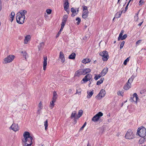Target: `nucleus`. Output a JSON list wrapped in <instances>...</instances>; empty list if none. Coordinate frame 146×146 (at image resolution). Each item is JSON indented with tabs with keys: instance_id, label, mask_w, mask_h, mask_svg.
<instances>
[{
	"instance_id": "obj_1",
	"label": "nucleus",
	"mask_w": 146,
	"mask_h": 146,
	"mask_svg": "<svg viewBox=\"0 0 146 146\" xmlns=\"http://www.w3.org/2000/svg\"><path fill=\"white\" fill-rule=\"evenodd\" d=\"M24 138L22 141L24 143V146H31L32 144L33 138L30 135V133L27 131H25L23 133Z\"/></svg>"
},
{
	"instance_id": "obj_2",
	"label": "nucleus",
	"mask_w": 146,
	"mask_h": 146,
	"mask_svg": "<svg viewBox=\"0 0 146 146\" xmlns=\"http://www.w3.org/2000/svg\"><path fill=\"white\" fill-rule=\"evenodd\" d=\"M94 80L92 78V75L90 74H87L81 81L82 84H85L88 81H89L88 86L90 87L91 84L93 81Z\"/></svg>"
},
{
	"instance_id": "obj_3",
	"label": "nucleus",
	"mask_w": 146,
	"mask_h": 146,
	"mask_svg": "<svg viewBox=\"0 0 146 146\" xmlns=\"http://www.w3.org/2000/svg\"><path fill=\"white\" fill-rule=\"evenodd\" d=\"M137 133L140 137H143L146 135V129L143 127H139L137 129Z\"/></svg>"
},
{
	"instance_id": "obj_4",
	"label": "nucleus",
	"mask_w": 146,
	"mask_h": 146,
	"mask_svg": "<svg viewBox=\"0 0 146 146\" xmlns=\"http://www.w3.org/2000/svg\"><path fill=\"white\" fill-rule=\"evenodd\" d=\"M100 55L102 57V60L104 61H107L109 58L108 52L106 50L101 52L100 53Z\"/></svg>"
},
{
	"instance_id": "obj_5",
	"label": "nucleus",
	"mask_w": 146,
	"mask_h": 146,
	"mask_svg": "<svg viewBox=\"0 0 146 146\" xmlns=\"http://www.w3.org/2000/svg\"><path fill=\"white\" fill-rule=\"evenodd\" d=\"M135 135L133 133L132 131L130 129H129L127 131L125 137L127 139H130L134 137Z\"/></svg>"
},
{
	"instance_id": "obj_6",
	"label": "nucleus",
	"mask_w": 146,
	"mask_h": 146,
	"mask_svg": "<svg viewBox=\"0 0 146 146\" xmlns=\"http://www.w3.org/2000/svg\"><path fill=\"white\" fill-rule=\"evenodd\" d=\"M25 17H23L21 15L17 14L16 21L19 24H23L24 23Z\"/></svg>"
},
{
	"instance_id": "obj_7",
	"label": "nucleus",
	"mask_w": 146,
	"mask_h": 146,
	"mask_svg": "<svg viewBox=\"0 0 146 146\" xmlns=\"http://www.w3.org/2000/svg\"><path fill=\"white\" fill-rule=\"evenodd\" d=\"M103 115V113L101 112H99L93 117L92 120L94 122L98 121L99 120L100 117Z\"/></svg>"
},
{
	"instance_id": "obj_8",
	"label": "nucleus",
	"mask_w": 146,
	"mask_h": 146,
	"mask_svg": "<svg viewBox=\"0 0 146 146\" xmlns=\"http://www.w3.org/2000/svg\"><path fill=\"white\" fill-rule=\"evenodd\" d=\"M106 91L102 89L100 91L99 93L96 96V97L98 98V99H101L104 97L106 94Z\"/></svg>"
},
{
	"instance_id": "obj_9",
	"label": "nucleus",
	"mask_w": 146,
	"mask_h": 146,
	"mask_svg": "<svg viewBox=\"0 0 146 146\" xmlns=\"http://www.w3.org/2000/svg\"><path fill=\"white\" fill-rule=\"evenodd\" d=\"M11 129L13 131L16 132L19 129V127L18 124L15 123H13L10 127V129Z\"/></svg>"
},
{
	"instance_id": "obj_10",
	"label": "nucleus",
	"mask_w": 146,
	"mask_h": 146,
	"mask_svg": "<svg viewBox=\"0 0 146 146\" xmlns=\"http://www.w3.org/2000/svg\"><path fill=\"white\" fill-rule=\"evenodd\" d=\"M59 58L61 59V62L62 63H64L65 61L64 55L63 52L60 51V52Z\"/></svg>"
},
{
	"instance_id": "obj_11",
	"label": "nucleus",
	"mask_w": 146,
	"mask_h": 146,
	"mask_svg": "<svg viewBox=\"0 0 146 146\" xmlns=\"http://www.w3.org/2000/svg\"><path fill=\"white\" fill-rule=\"evenodd\" d=\"M44 61L43 62V70H45L46 69L47 66V57L46 56L43 57Z\"/></svg>"
},
{
	"instance_id": "obj_12",
	"label": "nucleus",
	"mask_w": 146,
	"mask_h": 146,
	"mask_svg": "<svg viewBox=\"0 0 146 146\" xmlns=\"http://www.w3.org/2000/svg\"><path fill=\"white\" fill-rule=\"evenodd\" d=\"M27 13V11L26 10H21L19 12H18L17 14L18 15H21V16L25 17V15Z\"/></svg>"
},
{
	"instance_id": "obj_13",
	"label": "nucleus",
	"mask_w": 146,
	"mask_h": 146,
	"mask_svg": "<svg viewBox=\"0 0 146 146\" xmlns=\"http://www.w3.org/2000/svg\"><path fill=\"white\" fill-rule=\"evenodd\" d=\"M108 71V68H105L102 71L100 74H101V76H104L106 75Z\"/></svg>"
},
{
	"instance_id": "obj_14",
	"label": "nucleus",
	"mask_w": 146,
	"mask_h": 146,
	"mask_svg": "<svg viewBox=\"0 0 146 146\" xmlns=\"http://www.w3.org/2000/svg\"><path fill=\"white\" fill-rule=\"evenodd\" d=\"M133 98H130L131 100V101L132 102L134 101L133 100V98L135 97L136 98V100L135 102L136 103H137V101L139 99L138 95L136 93H134L133 94Z\"/></svg>"
},
{
	"instance_id": "obj_15",
	"label": "nucleus",
	"mask_w": 146,
	"mask_h": 146,
	"mask_svg": "<svg viewBox=\"0 0 146 146\" xmlns=\"http://www.w3.org/2000/svg\"><path fill=\"white\" fill-rule=\"evenodd\" d=\"M123 10H122L119 11L116 13L115 15V17L116 18H118L121 17L122 13L123 12Z\"/></svg>"
},
{
	"instance_id": "obj_16",
	"label": "nucleus",
	"mask_w": 146,
	"mask_h": 146,
	"mask_svg": "<svg viewBox=\"0 0 146 146\" xmlns=\"http://www.w3.org/2000/svg\"><path fill=\"white\" fill-rule=\"evenodd\" d=\"M89 12H83L82 14V17L84 19L87 18L88 16Z\"/></svg>"
},
{
	"instance_id": "obj_17",
	"label": "nucleus",
	"mask_w": 146,
	"mask_h": 146,
	"mask_svg": "<svg viewBox=\"0 0 146 146\" xmlns=\"http://www.w3.org/2000/svg\"><path fill=\"white\" fill-rule=\"evenodd\" d=\"M30 39V35H28L25 37L24 40V43L25 44H27L28 43V41Z\"/></svg>"
},
{
	"instance_id": "obj_18",
	"label": "nucleus",
	"mask_w": 146,
	"mask_h": 146,
	"mask_svg": "<svg viewBox=\"0 0 146 146\" xmlns=\"http://www.w3.org/2000/svg\"><path fill=\"white\" fill-rule=\"evenodd\" d=\"M81 73L80 70V69L77 71L74 74L75 76L79 77L81 75Z\"/></svg>"
},
{
	"instance_id": "obj_19",
	"label": "nucleus",
	"mask_w": 146,
	"mask_h": 146,
	"mask_svg": "<svg viewBox=\"0 0 146 146\" xmlns=\"http://www.w3.org/2000/svg\"><path fill=\"white\" fill-rule=\"evenodd\" d=\"M131 88V84L128 85L127 83H126L123 86V88L125 90H127Z\"/></svg>"
},
{
	"instance_id": "obj_20",
	"label": "nucleus",
	"mask_w": 146,
	"mask_h": 146,
	"mask_svg": "<svg viewBox=\"0 0 146 146\" xmlns=\"http://www.w3.org/2000/svg\"><path fill=\"white\" fill-rule=\"evenodd\" d=\"M91 60L89 58H85L82 60V62L85 64L90 62Z\"/></svg>"
},
{
	"instance_id": "obj_21",
	"label": "nucleus",
	"mask_w": 146,
	"mask_h": 146,
	"mask_svg": "<svg viewBox=\"0 0 146 146\" xmlns=\"http://www.w3.org/2000/svg\"><path fill=\"white\" fill-rule=\"evenodd\" d=\"M76 54L75 53H72L68 57L69 59H74L75 58Z\"/></svg>"
},
{
	"instance_id": "obj_22",
	"label": "nucleus",
	"mask_w": 146,
	"mask_h": 146,
	"mask_svg": "<svg viewBox=\"0 0 146 146\" xmlns=\"http://www.w3.org/2000/svg\"><path fill=\"white\" fill-rule=\"evenodd\" d=\"M57 94L56 92L54 91L53 92V96L52 98V100H54L56 102V100L57 98Z\"/></svg>"
},
{
	"instance_id": "obj_23",
	"label": "nucleus",
	"mask_w": 146,
	"mask_h": 146,
	"mask_svg": "<svg viewBox=\"0 0 146 146\" xmlns=\"http://www.w3.org/2000/svg\"><path fill=\"white\" fill-rule=\"evenodd\" d=\"M44 44L43 42H42L40 43L38 46V48L39 50H41L42 48L44 46Z\"/></svg>"
},
{
	"instance_id": "obj_24",
	"label": "nucleus",
	"mask_w": 146,
	"mask_h": 146,
	"mask_svg": "<svg viewBox=\"0 0 146 146\" xmlns=\"http://www.w3.org/2000/svg\"><path fill=\"white\" fill-rule=\"evenodd\" d=\"M87 93L88 94L87 96V98H89L91 97L93 94L94 92L93 91H91L90 92L88 91L87 92Z\"/></svg>"
},
{
	"instance_id": "obj_25",
	"label": "nucleus",
	"mask_w": 146,
	"mask_h": 146,
	"mask_svg": "<svg viewBox=\"0 0 146 146\" xmlns=\"http://www.w3.org/2000/svg\"><path fill=\"white\" fill-rule=\"evenodd\" d=\"M9 62V56L5 58L4 59V61L3 62V63L6 64Z\"/></svg>"
},
{
	"instance_id": "obj_26",
	"label": "nucleus",
	"mask_w": 146,
	"mask_h": 146,
	"mask_svg": "<svg viewBox=\"0 0 146 146\" xmlns=\"http://www.w3.org/2000/svg\"><path fill=\"white\" fill-rule=\"evenodd\" d=\"M69 7V3L68 2L64 3V9H68Z\"/></svg>"
},
{
	"instance_id": "obj_27",
	"label": "nucleus",
	"mask_w": 146,
	"mask_h": 146,
	"mask_svg": "<svg viewBox=\"0 0 146 146\" xmlns=\"http://www.w3.org/2000/svg\"><path fill=\"white\" fill-rule=\"evenodd\" d=\"M76 111H73L71 114V115L70 116V118L71 119H72L73 118H74L75 117H76Z\"/></svg>"
},
{
	"instance_id": "obj_28",
	"label": "nucleus",
	"mask_w": 146,
	"mask_h": 146,
	"mask_svg": "<svg viewBox=\"0 0 146 146\" xmlns=\"http://www.w3.org/2000/svg\"><path fill=\"white\" fill-rule=\"evenodd\" d=\"M83 113V111L82 110H80L78 112V115H76V116L79 118L82 115Z\"/></svg>"
},
{
	"instance_id": "obj_29",
	"label": "nucleus",
	"mask_w": 146,
	"mask_h": 146,
	"mask_svg": "<svg viewBox=\"0 0 146 146\" xmlns=\"http://www.w3.org/2000/svg\"><path fill=\"white\" fill-rule=\"evenodd\" d=\"M104 80V78H101L99 80H98L96 84L98 85H100L103 83Z\"/></svg>"
},
{
	"instance_id": "obj_30",
	"label": "nucleus",
	"mask_w": 146,
	"mask_h": 146,
	"mask_svg": "<svg viewBox=\"0 0 146 146\" xmlns=\"http://www.w3.org/2000/svg\"><path fill=\"white\" fill-rule=\"evenodd\" d=\"M124 33V31L123 30H122L121 31L120 34H119V36L118 38V40L119 41L120 40V38H121V37H122V36L123 35V34Z\"/></svg>"
},
{
	"instance_id": "obj_31",
	"label": "nucleus",
	"mask_w": 146,
	"mask_h": 146,
	"mask_svg": "<svg viewBox=\"0 0 146 146\" xmlns=\"http://www.w3.org/2000/svg\"><path fill=\"white\" fill-rule=\"evenodd\" d=\"M38 107L39 108V109L37 111V113H38V114H39V111L42 109V104L41 102H40L39 103L38 105Z\"/></svg>"
},
{
	"instance_id": "obj_32",
	"label": "nucleus",
	"mask_w": 146,
	"mask_h": 146,
	"mask_svg": "<svg viewBox=\"0 0 146 146\" xmlns=\"http://www.w3.org/2000/svg\"><path fill=\"white\" fill-rule=\"evenodd\" d=\"M95 76L94 77V79L96 80H98V79L100 78L101 76H101V74L100 73L98 75L95 74Z\"/></svg>"
},
{
	"instance_id": "obj_33",
	"label": "nucleus",
	"mask_w": 146,
	"mask_h": 146,
	"mask_svg": "<svg viewBox=\"0 0 146 146\" xmlns=\"http://www.w3.org/2000/svg\"><path fill=\"white\" fill-rule=\"evenodd\" d=\"M83 69L86 74H87V73L90 72L91 71V69L89 68H83Z\"/></svg>"
},
{
	"instance_id": "obj_34",
	"label": "nucleus",
	"mask_w": 146,
	"mask_h": 146,
	"mask_svg": "<svg viewBox=\"0 0 146 146\" xmlns=\"http://www.w3.org/2000/svg\"><path fill=\"white\" fill-rule=\"evenodd\" d=\"M11 17H10L11 18V22H12L13 20V18L15 15V13L14 12H12L11 13Z\"/></svg>"
},
{
	"instance_id": "obj_35",
	"label": "nucleus",
	"mask_w": 146,
	"mask_h": 146,
	"mask_svg": "<svg viewBox=\"0 0 146 146\" xmlns=\"http://www.w3.org/2000/svg\"><path fill=\"white\" fill-rule=\"evenodd\" d=\"M76 92L75 94H80L81 92V89L79 87H77L76 88Z\"/></svg>"
},
{
	"instance_id": "obj_36",
	"label": "nucleus",
	"mask_w": 146,
	"mask_h": 146,
	"mask_svg": "<svg viewBox=\"0 0 146 146\" xmlns=\"http://www.w3.org/2000/svg\"><path fill=\"white\" fill-rule=\"evenodd\" d=\"M82 8H83V12H88V7L85 6V5H83L82 6Z\"/></svg>"
},
{
	"instance_id": "obj_37",
	"label": "nucleus",
	"mask_w": 146,
	"mask_h": 146,
	"mask_svg": "<svg viewBox=\"0 0 146 146\" xmlns=\"http://www.w3.org/2000/svg\"><path fill=\"white\" fill-rule=\"evenodd\" d=\"M68 18V15H65L64 16L62 20V21L66 22Z\"/></svg>"
},
{
	"instance_id": "obj_38",
	"label": "nucleus",
	"mask_w": 146,
	"mask_h": 146,
	"mask_svg": "<svg viewBox=\"0 0 146 146\" xmlns=\"http://www.w3.org/2000/svg\"><path fill=\"white\" fill-rule=\"evenodd\" d=\"M15 58V56L13 55H10V62H11Z\"/></svg>"
},
{
	"instance_id": "obj_39",
	"label": "nucleus",
	"mask_w": 146,
	"mask_h": 146,
	"mask_svg": "<svg viewBox=\"0 0 146 146\" xmlns=\"http://www.w3.org/2000/svg\"><path fill=\"white\" fill-rule=\"evenodd\" d=\"M21 53L23 54V56L26 59V55L27 54L26 52L25 51H22L21 52Z\"/></svg>"
},
{
	"instance_id": "obj_40",
	"label": "nucleus",
	"mask_w": 146,
	"mask_h": 146,
	"mask_svg": "<svg viewBox=\"0 0 146 146\" xmlns=\"http://www.w3.org/2000/svg\"><path fill=\"white\" fill-rule=\"evenodd\" d=\"M44 125L45 126V130H46L47 129V127L48 126L47 119H46V120L44 122Z\"/></svg>"
},
{
	"instance_id": "obj_41",
	"label": "nucleus",
	"mask_w": 146,
	"mask_h": 146,
	"mask_svg": "<svg viewBox=\"0 0 146 146\" xmlns=\"http://www.w3.org/2000/svg\"><path fill=\"white\" fill-rule=\"evenodd\" d=\"M55 102L54 100H52L50 103V107H52V108L54 106V103Z\"/></svg>"
},
{
	"instance_id": "obj_42",
	"label": "nucleus",
	"mask_w": 146,
	"mask_h": 146,
	"mask_svg": "<svg viewBox=\"0 0 146 146\" xmlns=\"http://www.w3.org/2000/svg\"><path fill=\"white\" fill-rule=\"evenodd\" d=\"M134 78L135 77L133 76H132L131 78L129 79V81L131 83L133 82Z\"/></svg>"
},
{
	"instance_id": "obj_43",
	"label": "nucleus",
	"mask_w": 146,
	"mask_h": 146,
	"mask_svg": "<svg viewBox=\"0 0 146 146\" xmlns=\"http://www.w3.org/2000/svg\"><path fill=\"white\" fill-rule=\"evenodd\" d=\"M76 20L78 21L76 23L77 25H79L81 21L79 17H77L76 18Z\"/></svg>"
},
{
	"instance_id": "obj_44",
	"label": "nucleus",
	"mask_w": 146,
	"mask_h": 146,
	"mask_svg": "<svg viewBox=\"0 0 146 146\" xmlns=\"http://www.w3.org/2000/svg\"><path fill=\"white\" fill-rule=\"evenodd\" d=\"M127 36V35L126 34H125L123 36H122V37H121V38H120V40H123L125 39Z\"/></svg>"
},
{
	"instance_id": "obj_45",
	"label": "nucleus",
	"mask_w": 146,
	"mask_h": 146,
	"mask_svg": "<svg viewBox=\"0 0 146 146\" xmlns=\"http://www.w3.org/2000/svg\"><path fill=\"white\" fill-rule=\"evenodd\" d=\"M139 13V12H137V13H136L135 14V16L134 17V18H135V19H137V21L139 19V17H138Z\"/></svg>"
},
{
	"instance_id": "obj_46",
	"label": "nucleus",
	"mask_w": 146,
	"mask_h": 146,
	"mask_svg": "<svg viewBox=\"0 0 146 146\" xmlns=\"http://www.w3.org/2000/svg\"><path fill=\"white\" fill-rule=\"evenodd\" d=\"M129 58H127L123 62V64L124 65H126L127 64V62H128L129 61Z\"/></svg>"
},
{
	"instance_id": "obj_47",
	"label": "nucleus",
	"mask_w": 146,
	"mask_h": 146,
	"mask_svg": "<svg viewBox=\"0 0 146 146\" xmlns=\"http://www.w3.org/2000/svg\"><path fill=\"white\" fill-rule=\"evenodd\" d=\"M125 43V42L124 41H123L120 44V49H121L123 48V47Z\"/></svg>"
},
{
	"instance_id": "obj_48",
	"label": "nucleus",
	"mask_w": 146,
	"mask_h": 146,
	"mask_svg": "<svg viewBox=\"0 0 146 146\" xmlns=\"http://www.w3.org/2000/svg\"><path fill=\"white\" fill-rule=\"evenodd\" d=\"M86 124H87L86 122H85L84 123V124H83V126L80 128V130H82L86 126Z\"/></svg>"
},
{
	"instance_id": "obj_49",
	"label": "nucleus",
	"mask_w": 146,
	"mask_h": 146,
	"mask_svg": "<svg viewBox=\"0 0 146 146\" xmlns=\"http://www.w3.org/2000/svg\"><path fill=\"white\" fill-rule=\"evenodd\" d=\"M52 12V10L50 9H47L46 10V12L48 15L50 14Z\"/></svg>"
},
{
	"instance_id": "obj_50",
	"label": "nucleus",
	"mask_w": 146,
	"mask_h": 146,
	"mask_svg": "<svg viewBox=\"0 0 146 146\" xmlns=\"http://www.w3.org/2000/svg\"><path fill=\"white\" fill-rule=\"evenodd\" d=\"M70 11L73 13H76V10L73 7H72Z\"/></svg>"
},
{
	"instance_id": "obj_51",
	"label": "nucleus",
	"mask_w": 146,
	"mask_h": 146,
	"mask_svg": "<svg viewBox=\"0 0 146 146\" xmlns=\"http://www.w3.org/2000/svg\"><path fill=\"white\" fill-rule=\"evenodd\" d=\"M80 70L82 75H84L86 74L83 69H81Z\"/></svg>"
},
{
	"instance_id": "obj_52",
	"label": "nucleus",
	"mask_w": 146,
	"mask_h": 146,
	"mask_svg": "<svg viewBox=\"0 0 146 146\" xmlns=\"http://www.w3.org/2000/svg\"><path fill=\"white\" fill-rule=\"evenodd\" d=\"M144 3L143 0H140L139 3V5L140 6L142 5Z\"/></svg>"
},
{
	"instance_id": "obj_53",
	"label": "nucleus",
	"mask_w": 146,
	"mask_h": 146,
	"mask_svg": "<svg viewBox=\"0 0 146 146\" xmlns=\"http://www.w3.org/2000/svg\"><path fill=\"white\" fill-rule=\"evenodd\" d=\"M77 116H76V117H75L74 118V120L75 122V123H76L77 122V119L79 118Z\"/></svg>"
},
{
	"instance_id": "obj_54",
	"label": "nucleus",
	"mask_w": 146,
	"mask_h": 146,
	"mask_svg": "<svg viewBox=\"0 0 146 146\" xmlns=\"http://www.w3.org/2000/svg\"><path fill=\"white\" fill-rule=\"evenodd\" d=\"M61 32H60L59 31L58 32V33L56 35V38H57L59 37L60 35L61 34Z\"/></svg>"
},
{
	"instance_id": "obj_55",
	"label": "nucleus",
	"mask_w": 146,
	"mask_h": 146,
	"mask_svg": "<svg viewBox=\"0 0 146 146\" xmlns=\"http://www.w3.org/2000/svg\"><path fill=\"white\" fill-rule=\"evenodd\" d=\"M141 41L142 40H138L136 42V45H139V44L141 42Z\"/></svg>"
},
{
	"instance_id": "obj_56",
	"label": "nucleus",
	"mask_w": 146,
	"mask_h": 146,
	"mask_svg": "<svg viewBox=\"0 0 146 146\" xmlns=\"http://www.w3.org/2000/svg\"><path fill=\"white\" fill-rule=\"evenodd\" d=\"M129 4V2H128L126 6L125 9V12H126L128 9V7Z\"/></svg>"
},
{
	"instance_id": "obj_57",
	"label": "nucleus",
	"mask_w": 146,
	"mask_h": 146,
	"mask_svg": "<svg viewBox=\"0 0 146 146\" xmlns=\"http://www.w3.org/2000/svg\"><path fill=\"white\" fill-rule=\"evenodd\" d=\"M66 23V22L62 21L61 24V26L64 27Z\"/></svg>"
},
{
	"instance_id": "obj_58",
	"label": "nucleus",
	"mask_w": 146,
	"mask_h": 146,
	"mask_svg": "<svg viewBox=\"0 0 146 146\" xmlns=\"http://www.w3.org/2000/svg\"><path fill=\"white\" fill-rule=\"evenodd\" d=\"M117 95L119 96H122L123 94V93H122L121 92L119 91L117 92Z\"/></svg>"
},
{
	"instance_id": "obj_59",
	"label": "nucleus",
	"mask_w": 146,
	"mask_h": 146,
	"mask_svg": "<svg viewBox=\"0 0 146 146\" xmlns=\"http://www.w3.org/2000/svg\"><path fill=\"white\" fill-rule=\"evenodd\" d=\"M145 91H146L145 90H142L140 91V93L141 94H143L145 92Z\"/></svg>"
},
{
	"instance_id": "obj_60",
	"label": "nucleus",
	"mask_w": 146,
	"mask_h": 146,
	"mask_svg": "<svg viewBox=\"0 0 146 146\" xmlns=\"http://www.w3.org/2000/svg\"><path fill=\"white\" fill-rule=\"evenodd\" d=\"M143 20L142 21V22H141L138 25V26L139 27H140V26L142 25V23H143Z\"/></svg>"
},
{
	"instance_id": "obj_61",
	"label": "nucleus",
	"mask_w": 146,
	"mask_h": 146,
	"mask_svg": "<svg viewBox=\"0 0 146 146\" xmlns=\"http://www.w3.org/2000/svg\"><path fill=\"white\" fill-rule=\"evenodd\" d=\"M64 28V27L61 26V28H60L59 31L60 32H61V31H62L63 29Z\"/></svg>"
},
{
	"instance_id": "obj_62",
	"label": "nucleus",
	"mask_w": 146,
	"mask_h": 146,
	"mask_svg": "<svg viewBox=\"0 0 146 146\" xmlns=\"http://www.w3.org/2000/svg\"><path fill=\"white\" fill-rule=\"evenodd\" d=\"M64 10L68 13V14H69L70 12L69 10H68V9H64Z\"/></svg>"
},
{
	"instance_id": "obj_63",
	"label": "nucleus",
	"mask_w": 146,
	"mask_h": 146,
	"mask_svg": "<svg viewBox=\"0 0 146 146\" xmlns=\"http://www.w3.org/2000/svg\"><path fill=\"white\" fill-rule=\"evenodd\" d=\"M63 2H64V3H67L68 2V0H64Z\"/></svg>"
},
{
	"instance_id": "obj_64",
	"label": "nucleus",
	"mask_w": 146,
	"mask_h": 146,
	"mask_svg": "<svg viewBox=\"0 0 146 146\" xmlns=\"http://www.w3.org/2000/svg\"><path fill=\"white\" fill-rule=\"evenodd\" d=\"M121 4H119L118 7V9H119L121 8Z\"/></svg>"
}]
</instances>
